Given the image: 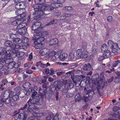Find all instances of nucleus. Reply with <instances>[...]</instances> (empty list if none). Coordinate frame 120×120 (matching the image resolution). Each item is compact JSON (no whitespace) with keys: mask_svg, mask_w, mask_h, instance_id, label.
Listing matches in <instances>:
<instances>
[{"mask_svg":"<svg viewBox=\"0 0 120 120\" xmlns=\"http://www.w3.org/2000/svg\"><path fill=\"white\" fill-rule=\"evenodd\" d=\"M32 7L34 8V10L35 12L34 13L33 15L34 16V19H36V20H38L40 19V17L38 15H36V13H37V12H40V11L41 10V8L39 7L38 5L37 4L34 5Z\"/></svg>","mask_w":120,"mask_h":120,"instance_id":"6","label":"nucleus"},{"mask_svg":"<svg viewBox=\"0 0 120 120\" xmlns=\"http://www.w3.org/2000/svg\"><path fill=\"white\" fill-rule=\"evenodd\" d=\"M87 52L86 50H83L80 56V57L81 58H87L88 57V55L87 54Z\"/></svg>","mask_w":120,"mask_h":120,"instance_id":"27","label":"nucleus"},{"mask_svg":"<svg viewBox=\"0 0 120 120\" xmlns=\"http://www.w3.org/2000/svg\"><path fill=\"white\" fill-rule=\"evenodd\" d=\"M75 101H80L81 99V97L80 94L78 93L77 94L75 97Z\"/></svg>","mask_w":120,"mask_h":120,"instance_id":"29","label":"nucleus"},{"mask_svg":"<svg viewBox=\"0 0 120 120\" xmlns=\"http://www.w3.org/2000/svg\"><path fill=\"white\" fill-rule=\"evenodd\" d=\"M12 59H7L5 61V63L8 64V67L9 69H11L13 67L16 68L15 67L16 64L15 62L13 61Z\"/></svg>","mask_w":120,"mask_h":120,"instance_id":"7","label":"nucleus"},{"mask_svg":"<svg viewBox=\"0 0 120 120\" xmlns=\"http://www.w3.org/2000/svg\"><path fill=\"white\" fill-rule=\"evenodd\" d=\"M88 79H89L88 80L87 79H85V82L84 83H85V84L86 85H87L88 84H89L90 83V78L89 77H88Z\"/></svg>","mask_w":120,"mask_h":120,"instance_id":"46","label":"nucleus"},{"mask_svg":"<svg viewBox=\"0 0 120 120\" xmlns=\"http://www.w3.org/2000/svg\"><path fill=\"white\" fill-rule=\"evenodd\" d=\"M54 116V115L53 114H51L47 116L46 117V120H51L52 119Z\"/></svg>","mask_w":120,"mask_h":120,"instance_id":"42","label":"nucleus"},{"mask_svg":"<svg viewBox=\"0 0 120 120\" xmlns=\"http://www.w3.org/2000/svg\"><path fill=\"white\" fill-rule=\"evenodd\" d=\"M45 1V0H35L34 2L35 4L41 5L44 4Z\"/></svg>","mask_w":120,"mask_h":120,"instance_id":"30","label":"nucleus"},{"mask_svg":"<svg viewBox=\"0 0 120 120\" xmlns=\"http://www.w3.org/2000/svg\"><path fill=\"white\" fill-rule=\"evenodd\" d=\"M5 101L2 99L0 100V107L4 105Z\"/></svg>","mask_w":120,"mask_h":120,"instance_id":"53","label":"nucleus"},{"mask_svg":"<svg viewBox=\"0 0 120 120\" xmlns=\"http://www.w3.org/2000/svg\"><path fill=\"white\" fill-rule=\"evenodd\" d=\"M33 93L31 95V98H34V97L37 94V91H34L33 92Z\"/></svg>","mask_w":120,"mask_h":120,"instance_id":"55","label":"nucleus"},{"mask_svg":"<svg viewBox=\"0 0 120 120\" xmlns=\"http://www.w3.org/2000/svg\"><path fill=\"white\" fill-rule=\"evenodd\" d=\"M66 83L68 84V88L71 89L73 87L74 85L72 83L71 81V79L66 80Z\"/></svg>","mask_w":120,"mask_h":120,"instance_id":"25","label":"nucleus"},{"mask_svg":"<svg viewBox=\"0 0 120 120\" xmlns=\"http://www.w3.org/2000/svg\"><path fill=\"white\" fill-rule=\"evenodd\" d=\"M26 10L25 9L22 8L17 10L15 11V13L17 15L20 16L19 19L23 20L24 18L27 15V14L26 12Z\"/></svg>","mask_w":120,"mask_h":120,"instance_id":"4","label":"nucleus"},{"mask_svg":"<svg viewBox=\"0 0 120 120\" xmlns=\"http://www.w3.org/2000/svg\"><path fill=\"white\" fill-rule=\"evenodd\" d=\"M13 54L15 55V57L17 55L19 57H22L24 55L23 52H19L17 54L16 53H14V54Z\"/></svg>","mask_w":120,"mask_h":120,"instance_id":"38","label":"nucleus"},{"mask_svg":"<svg viewBox=\"0 0 120 120\" xmlns=\"http://www.w3.org/2000/svg\"><path fill=\"white\" fill-rule=\"evenodd\" d=\"M33 71L31 70H28L26 71V73L28 74H30L32 73Z\"/></svg>","mask_w":120,"mask_h":120,"instance_id":"60","label":"nucleus"},{"mask_svg":"<svg viewBox=\"0 0 120 120\" xmlns=\"http://www.w3.org/2000/svg\"><path fill=\"white\" fill-rule=\"evenodd\" d=\"M101 50L102 52H104V54H107V52H109L110 53V56L111 54L110 51L108 50V47L106 45L104 44H103L101 47Z\"/></svg>","mask_w":120,"mask_h":120,"instance_id":"9","label":"nucleus"},{"mask_svg":"<svg viewBox=\"0 0 120 120\" xmlns=\"http://www.w3.org/2000/svg\"><path fill=\"white\" fill-rule=\"evenodd\" d=\"M13 44L11 41H7L5 42L4 45L6 46L10 47L11 49V50H12V46Z\"/></svg>","mask_w":120,"mask_h":120,"instance_id":"22","label":"nucleus"},{"mask_svg":"<svg viewBox=\"0 0 120 120\" xmlns=\"http://www.w3.org/2000/svg\"><path fill=\"white\" fill-rule=\"evenodd\" d=\"M16 116H18V118L19 120H25L27 117V115L25 113H21L20 114H16Z\"/></svg>","mask_w":120,"mask_h":120,"instance_id":"11","label":"nucleus"},{"mask_svg":"<svg viewBox=\"0 0 120 120\" xmlns=\"http://www.w3.org/2000/svg\"><path fill=\"white\" fill-rule=\"evenodd\" d=\"M46 90L44 89H42L40 88L39 90L38 94L41 97H43V96L45 95Z\"/></svg>","mask_w":120,"mask_h":120,"instance_id":"18","label":"nucleus"},{"mask_svg":"<svg viewBox=\"0 0 120 120\" xmlns=\"http://www.w3.org/2000/svg\"><path fill=\"white\" fill-rule=\"evenodd\" d=\"M24 4L22 2H19L16 4L15 5V8L17 10L23 8Z\"/></svg>","mask_w":120,"mask_h":120,"instance_id":"20","label":"nucleus"},{"mask_svg":"<svg viewBox=\"0 0 120 120\" xmlns=\"http://www.w3.org/2000/svg\"><path fill=\"white\" fill-rule=\"evenodd\" d=\"M8 93V94L7 96L8 98H5L6 103L7 104L10 103V105L11 106H13L15 105L16 104V103L15 102H11V100L10 98V97H8L10 96V94L9 93Z\"/></svg>","mask_w":120,"mask_h":120,"instance_id":"10","label":"nucleus"},{"mask_svg":"<svg viewBox=\"0 0 120 120\" xmlns=\"http://www.w3.org/2000/svg\"><path fill=\"white\" fill-rule=\"evenodd\" d=\"M84 90L85 93L86 92V95L87 94H90V93H91L90 91V90H87L86 87H85L84 88Z\"/></svg>","mask_w":120,"mask_h":120,"instance_id":"52","label":"nucleus"},{"mask_svg":"<svg viewBox=\"0 0 120 120\" xmlns=\"http://www.w3.org/2000/svg\"><path fill=\"white\" fill-rule=\"evenodd\" d=\"M54 8H56L60 7H62L63 6V4H60V3L58 2H56L54 4Z\"/></svg>","mask_w":120,"mask_h":120,"instance_id":"33","label":"nucleus"},{"mask_svg":"<svg viewBox=\"0 0 120 120\" xmlns=\"http://www.w3.org/2000/svg\"><path fill=\"white\" fill-rule=\"evenodd\" d=\"M19 96L21 98H23L25 96V94H24V93L23 91L19 92Z\"/></svg>","mask_w":120,"mask_h":120,"instance_id":"47","label":"nucleus"},{"mask_svg":"<svg viewBox=\"0 0 120 120\" xmlns=\"http://www.w3.org/2000/svg\"><path fill=\"white\" fill-rule=\"evenodd\" d=\"M56 53V52L54 51H53L50 52L48 54V56L49 57L54 56Z\"/></svg>","mask_w":120,"mask_h":120,"instance_id":"39","label":"nucleus"},{"mask_svg":"<svg viewBox=\"0 0 120 120\" xmlns=\"http://www.w3.org/2000/svg\"><path fill=\"white\" fill-rule=\"evenodd\" d=\"M112 110L113 111L117 112L119 115V118L120 119V108L116 106L113 107Z\"/></svg>","mask_w":120,"mask_h":120,"instance_id":"26","label":"nucleus"},{"mask_svg":"<svg viewBox=\"0 0 120 120\" xmlns=\"http://www.w3.org/2000/svg\"><path fill=\"white\" fill-rule=\"evenodd\" d=\"M28 120H36L34 117L33 116H31L28 119Z\"/></svg>","mask_w":120,"mask_h":120,"instance_id":"63","label":"nucleus"},{"mask_svg":"<svg viewBox=\"0 0 120 120\" xmlns=\"http://www.w3.org/2000/svg\"><path fill=\"white\" fill-rule=\"evenodd\" d=\"M120 64V60H118L114 62L113 64L112 65V67H115L117 66H119Z\"/></svg>","mask_w":120,"mask_h":120,"instance_id":"34","label":"nucleus"},{"mask_svg":"<svg viewBox=\"0 0 120 120\" xmlns=\"http://www.w3.org/2000/svg\"><path fill=\"white\" fill-rule=\"evenodd\" d=\"M65 9L67 11L71 10L73 9L72 7L71 6H67L65 7Z\"/></svg>","mask_w":120,"mask_h":120,"instance_id":"48","label":"nucleus"},{"mask_svg":"<svg viewBox=\"0 0 120 120\" xmlns=\"http://www.w3.org/2000/svg\"><path fill=\"white\" fill-rule=\"evenodd\" d=\"M59 116V114L57 113L53 117L52 120H59V118L58 117Z\"/></svg>","mask_w":120,"mask_h":120,"instance_id":"45","label":"nucleus"},{"mask_svg":"<svg viewBox=\"0 0 120 120\" xmlns=\"http://www.w3.org/2000/svg\"><path fill=\"white\" fill-rule=\"evenodd\" d=\"M20 45L13 44L12 46V50H7V49H4L2 50L1 52L4 54L7 55V56L10 57L11 55L14 54V51L12 50L16 49H20Z\"/></svg>","mask_w":120,"mask_h":120,"instance_id":"2","label":"nucleus"},{"mask_svg":"<svg viewBox=\"0 0 120 120\" xmlns=\"http://www.w3.org/2000/svg\"><path fill=\"white\" fill-rule=\"evenodd\" d=\"M74 54L71 53L70 54V56L71 59H73L74 57Z\"/></svg>","mask_w":120,"mask_h":120,"instance_id":"64","label":"nucleus"},{"mask_svg":"<svg viewBox=\"0 0 120 120\" xmlns=\"http://www.w3.org/2000/svg\"><path fill=\"white\" fill-rule=\"evenodd\" d=\"M42 34L40 32L39 33H35L34 35V36L32 38L33 40H35L34 42V43H41L45 40V38L41 37Z\"/></svg>","mask_w":120,"mask_h":120,"instance_id":"3","label":"nucleus"},{"mask_svg":"<svg viewBox=\"0 0 120 120\" xmlns=\"http://www.w3.org/2000/svg\"><path fill=\"white\" fill-rule=\"evenodd\" d=\"M109 56L110 53L109 52H107V54L104 53L102 56H99L98 60L99 61H101L104 59L108 58Z\"/></svg>","mask_w":120,"mask_h":120,"instance_id":"17","label":"nucleus"},{"mask_svg":"<svg viewBox=\"0 0 120 120\" xmlns=\"http://www.w3.org/2000/svg\"><path fill=\"white\" fill-rule=\"evenodd\" d=\"M58 42V40L57 38H54L51 40L49 42L50 45L52 46L57 44Z\"/></svg>","mask_w":120,"mask_h":120,"instance_id":"16","label":"nucleus"},{"mask_svg":"<svg viewBox=\"0 0 120 120\" xmlns=\"http://www.w3.org/2000/svg\"><path fill=\"white\" fill-rule=\"evenodd\" d=\"M91 68V66L90 64L88 63L85 64L83 66V70L85 71L89 70Z\"/></svg>","mask_w":120,"mask_h":120,"instance_id":"23","label":"nucleus"},{"mask_svg":"<svg viewBox=\"0 0 120 120\" xmlns=\"http://www.w3.org/2000/svg\"><path fill=\"white\" fill-rule=\"evenodd\" d=\"M75 79V81H74V82L76 85L78 84L79 86V85H80L82 82L81 81V79L76 77Z\"/></svg>","mask_w":120,"mask_h":120,"instance_id":"31","label":"nucleus"},{"mask_svg":"<svg viewBox=\"0 0 120 120\" xmlns=\"http://www.w3.org/2000/svg\"><path fill=\"white\" fill-rule=\"evenodd\" d=\"M55 19H53L51 21L47 23L46 26H48L51 25L53 24H54L55 22Z\"/></svg>","mask_w":120,"mask_h":120,"instance_id":"49","label":"nucleus"},{"mask_svg":"<svg viewBox=\"0 0 120 120\" xmlns=\"http://www.w3.org/2000/svg\"><path fill=\"white\" fill-rule=\"evenodd\" d=\"M31 85V83L30 82H26L23 84L22 86L24 88L26 89L28 88Z\"/></svg>","mask_w":120,"mask_h":120,"instance_id":"35","label":"nucleus"},{"mask_svg":"<svg viewBox=\"0 0 120 120\" xmlns=\"http://www.w3.org/2000/svg\"><path fill=\"white\" fill-rule=\"evenodd\" d=\"M82 51L81 49H78L76 51V55H77L78 56H79L80 57V56L82 54Z\"/></svg>","mask_w":120,"mask_h":120,"instance_id":"41","label":"nucleus"},{"mask_svg":"<svg viewBox=\"0 0 120 120\" xmlns=\"http://www.w3.org/2000/svg\"><path fill=\"white\" fill-rule=\"evenodd\" d=\"M19 87H17L15 88L14 89V90L16 92L19 91Z\"/></svg>","mask_w":120,"mask_h":120,"instance_id":"58","label":"nucleus"},{"mask_svg":"<svg viewBox=\"0 0 120 120\" xmlns=\"http://www.w3.org/2000/svg\"><path fill=\"white\" fill-rule=\"evenodd\" d=\"M34 116L37 118V120H41L40 119L43 117L44 116V113H38L37 112L33 113V114Z\"/></svg>","mask_w":120,"mask_h":120,"instance_id":"13","label":"nucleus"},{"mask_svg":"<svg viewBox=\"0 0 120 120\" xmlns=\"http://www.w3.org/2000/svg\"><path fill=\"white\" fill-rule=\"evenodd\" d=\"M53 85L55 86V89L56 90L60 89L62 86V84L60 82L57 81L55 82Z\"/></svg>","mask_w":120,"mask_h":120,"instance_id":"14","label":"nucleus"},{"mask_svg":"<svg viewBox=\"0 0 120 120\" xmlns=\"http://www.w3.org/2000/svg\"><path fill=\"white\" fill-rule=\"evenodd\" d=\"M1 59H0V71L3 70V68L4 67V65L0 63Z\"/></svg>","mask_w":120,"mask_h":120,"instance_id":"59","label":"nucleus"},{"mask_svg":"<svg viewBox=\"0 0 120 120\" xmlns=\"http://www.w3.org/2000/svg\"><path fill=\"white\" fill-rule=\"evenodd\" d=\"M108 46L112 49V51L115 53L116 52V49L114 48V46H116L117 44L112 41L111 40H109L108 42Z\"/></svg>","mask_w":120,"mask_h":120,"instance_id":"8","label":"nucleus"},{"mask_svg":"<svg viewBox=\"0 0 120 120\" xmlns=\"http://www.w3.org/2000/svg\"><path fill=\"white\" fill-rule=\"evenodd\" d=\"M22 91L24 93V94H25V95L28 96L31 93L30 91L29 90H27L26 89H24Z\"/></svg>","mask_w":120,"mask_h":120,"instance_id":"44","label":"nucleus"},{"mask_svg":"<svg viewBox=\"0 0 120 120\" xmlns=\"http://www.w3.org/2000/svg\"><path fill=\"white\" fill-rule=\"evenodd\" d=\"M43 102V97L39 96H37L35 98H33L31 100L30 98L28 101L27 103L30 106L31 105L30 103L32 104H37L38 105H40L42 104Z\"/></svg>","mask_w":120,"mask_h":120,"instance_id":"1","label":"nucleus"},{"mask_svg":"<svg viewBox=\"0 0 120 120\" xmlns=\"http://www.w3.org/2000/svg\"><path fill=\"white\" fill-rule=\"evenodd\" d=\"M13 42H15L16 44H19L22 42V41L20 38H14L13 40Z\"/></svg>","mask_w":120,"mask_h":120,"instance_id":"32","label":"nucleus"},{"mask_svg":"<svg viewBox=\"0 0 120 120\" xmlns=\"http://www.w3.org/2000/svg\"><path fill=\"white\" fill-rule=\"evenodd\" d=\"M2 83L3 84V85H5L8 83V81L6 79H3L2 81Z\"/></svg>","mask_w":120,"mask_h":120,"instance_id":"50","label":"nucleus"},{"mask_svg":"<svg viewBox=\"0 0 120 120\" xmlns=\"http://www.w3.org/2000/svg\"><path fill=\"white\" fill-rule=\"evenodd\" d=\"M35 45V48L37 49H40L43 46L42 44V43H34Z\"/></svg>","mask_w":120,"mask_h":120,"instance_id":"36","label":"nucleus"},{"mask_svg":"<svg viewBox=\"0 0 120 120\" xmlns=\"http://www.w3.org/2000/svg\"><path fill=\"white\" fill-rule=\"evenodd\" d=\"M37 89V87L36 86H34L33 88L32 87H30V88L29 90H30L31 92H33L34 91H36Z\"/></svg>","mask_w":120,"mask_h":120,"instance_id":"43","label":"nucleus"},{"mask_svg":"<svg viewBox=\"0 0 120 120\" xmlns=\"http://www.w3.org/2000/svg\"><path fill=\"white\" fill-rule=\"evenodd\" d=\"M49 51V49L47 48H44L41 49L39 51V52L42 56L45 55L48 53Z\"/></svg>","mask_w":120,"mask_h":120,"instance_id":"15","label":"nucleus"},{"mask_svg":"<svg viewBox=\"0 0 120 120\" xmlns=\"http://www.w3.org/2000/svg\"><path fill=\"white\" fill-rule=\"evenodd\" d=\"M114 77L112 76L110 79H108V81L109 83L111 82L114 79Z\"/></svg>","mask_w":120,"mask_h":120,"instance_id":"57","label":"nucleus"},{"mask_svg":"<svg viewBox=\"0 0 120 120\" xmlns=\"http://www.w3.org/2000/svg\"><path fill=\"white\" fill-rule=\"evenodd\" d=\"M16 29L18 30V32L21 35H24L26 34L27 30L26 27H23Z\"/></svg>","mask_w":120,"mask_h":120,"instance_id":"12","label":"nucleus"},{"mask_svg":"<svg viewBox=\"0 0 120 120\" xmlns=\"http://www.w3.org/2000/svg\"><path fill=\"white\" fill-rule=\"evenodd\" d=\"M20 49H24L27 48L26 46V45L23 44L22 45H20Z\"/></svg>","mask_w":120,"mask_h":120,"instance_id":"56","label":"nucleus"},{"mask_svg":"<svg viewBox=\"0 0 120 120\" xmlns=\"http://www.w3.org/2000/svg\"><path fill=\"white\" fill-rule=\"evenodd\" d=\"M52 95V92L51 93H47V94L46 95V97H48V98H50Z\"/></svg>","mask_w":120,"mask_h":120,"instance_id":"62","label":"nucleus"},{"mask_svg":"<svg viewBox=\"0 0 120 120\" xmlns=\"http://www.w3.org/2000/svg\"><path fill=\"white\" fill-rule=\"evenodd\" d=\"M67 54L65 52L62 53L60 55L59 57L60 60H66L67 57Z\"/></svg>","mask_w":120,"mask_h":120,"instance_id":"19","label":"nucleus"},{"mask_svg":"<svg viewBox=\"0 0 120 120\" xmlns=\"http://www.w3.org/2000/svg\"><path fill=\"white\" fill-rule=\"evenodd\" d=\"M42 23L40 22H35L32 25V33H37L40 32V31L38 30V29L40 28L41 25Z\"/></svg>","mask_w":120,"mask_h":120,"instance_id":"5","label":"nucleus"},{"mask_svg":"<svg viewBox=\"0 0 120 120\" xmlns=\"http://www.w3.org/2000/svg\"><path fill=\"white\" fill-rule=\"evenodd\" d=\"M24 20H24H22L20 23H19V24L20 23V24H19L18 26L16 27V29H18L19 28H22L23 27H25L27 26L26 23V22L22 23V22Z\"/></svg>","mask_w":120,"mask_h":120,"instance_id":"21","label":"nucleus"},{"mask_svg":"<svg viewBox=\"0 0 120 120\" xmlns=\"http://www.w3.org/2000/svg\"><path fill=\"white\" fill-rule=\"evenodd\" d=\"M22 42L24 44H26L29 41V40L27 37L23 36L22 37Z\"/></svg>","mask_w":120,"mask_h":120,"instance_id":"37","label":"nucleus"},{"mask_svg":"<svg viewBox=\"0 0 120 120\" xmlns=\"http://www.w3.org/2000/svg\"><path fill=\"white\" fill-rule=\"evenodd\" d=\"M22 20V19L18 18L16 20L12 22L11 24L12 25H13L14 26H16L17 25H18V23H20Z\"/></svg>","mask_w":120,"mask_h":120,"instance_id":"24","label":"nucleus"},{"mask_svg":"<svg viewBox=\"0 0 120 120\" xmlns=\"http://www.w3.org/2000/svg\"><path fill=\"white\" fill-rule=\"evenodd\" d=\"M54 9L53 6H51L47 5L44 6V10L46 11H52Z\"/></svg>","mask_w":120,"mask_h":120,"instance_id":"28","label":"nucleus"},{"mask_svg":"<svg viewBox=\"0 0 120 120\" xmlns=\"http://www.w3.org/2000/svg\"><path fill=\"white\" fill-rule=\"evenodd\" d=\"M60 14L61 13L59 12H55L54 13V15L56 16H59Z\"/></svg>","mask_w":120,"mask_h":120,"instance_id":"61","label":"nucleus"},{"mask_svg":"<svg viewBox=\"0 0 120 120\" xmlns=\"http://www.w3.org/2000/svg\"><path fill=\"white\" fill-rule=\"evenodd\" d=\"M112 19V16H110L108 17L107 18V21L109 22H111Z\"/></svg>","mask_w":120,"mask_h":120,"instance_id":"51","label":"nucleus"},{"mask_svg":"<svg viewBox=\"0 0 120 120\" xmlns=\"http://www.w3.org/2000/svg\"><path fill=\"white\" fill-rule=\"evenodd\" d=\"M12 99L14 101V102L18 101L19 99V96L17 94L13 96L12 97Z\"/></svg>","mask_w":120,"mask_h":120,"instance_id":"40","label":"nucleus"},{"mask_svg":"<svg viewBox=\"0 0 120 120\" xmlns=\"http://www.w3.org/2000/svg\"><path fill=\"white\" fill-rule=\"evenodd\" d=\"M43 89H45L46 90L47 87V84L46 83H44L42 85Z\"/></svg>","mask_w":120,"mask_h":120,"instance_id":"54","label":"nucleus"}]
</instances>
